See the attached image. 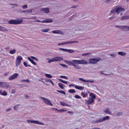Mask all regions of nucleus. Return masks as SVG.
<instances>
[{"mask_svg":"<svg viewBox=\"0 0 129 129\" xmlns=\"http://www.w3.org/2000/svg\"><path fill=\"white\" fill-rule=\"evenodd\" d=\"M64 61L67 64L73 66L74 64H86L88 63L87 61L84 59L81 60H73L72 61L64 60Z\"/></svg>","mask_w":129,"mask_h":129,"instance_id":"obj_1","label":"nucleus"},{"mask_svg":"<svg viewBox=\"0 0 129 129\" xmlns=\"http://www.w3.org/2000/svg\"><path fill=\"white\" fill-rule=\"evenodd\" d=\"M89 96L91 97L89 98L88 100H86V102L88 105L91 104L94 102V100L96 98L95 95L93 93H90Z\"/></svg>","mask_w":129,"mask_h":129,"instance_id":"obj_2","label":"nucleus"},{"mask_svg":"<svg viewBox=\"0 0 129 129\" xmlns=\"http://www.w3.org/2000/svg\"><path fill=\"white\" fill-rule=\"evenodd\" d=\"M23 21L22 19H20V20L15 19H11L9 21L8 23L10 24H17L21 23Z\"/></svg>","mask_w":129,"mask_h":129,"instance_id":"obj_3","label":"nucleus"},{"mask_svg":"<svg viewBox=\"0 0 129 129\" xmlns=\"http://www.w3.org/2000/svg\"><path fill=\"white\" fill-rule=\"evenodd\" d=\"M63 58L61 56H56L54 57L51 59L48 60V62L49 63H50L51 62L54 61H59L63 60Z\"/></svg>","mask_w":129,"mask_h":129,"instance_id":"obj_4","label":"nucleus"},{"mask_svg":"<svg viewBox=\"0 0 129 129\" xmlns=\"http://www.w3.org/2000/svg\"><path fill=\"white\" fill-rule=\"evenodd\" d=\"M40 98L42 99L43 102L46 105L51 106H53V104L48 99L42 97H40Z\"/></svg>","mask_w":129,"mask_h":129,"instance_id":"obj_5","label":"nucleus"},{"mask_svg":"<svg viewBox=\"0 0 129 129\" xmlns=\"http://www.w3.org/2000/svg\"><path fill=\"white\" fill-rule=\"evenodd\" d=\"M101 59V58H90L89 59V63L92 64H95L99 62Z\"/></svg>","mask_w":129,"mask_h":129,"instance_id":"obj_6","label":"nucleus"},{"mask_svg":"<svg viewBox=\"0 0 129 129\" xmlns=\"http://www.w3.org/2000/svg\"><path fill=\"white\" fill-rule=\"evenodd\" d=\"M27 122L29 123H32L37 124L40 125H44V124L43 123L40 122L38 120H27Z\"/></svg>","mask_w":129,"mask_h":129,"instance_id":"obj_7","label":"nucleus"},{"mask_svg":"<svg viewBox=\"0 0 129 129\" xmlns=\"http://www.w3.org/2000/svg\"><path fill=\"white\" fill-rule=\"evenodd\" d=\"M22 59V57L20 56H19L17 57L16 62V66H18L20 65L21 61Z\"/></svg>","mask_w":129,"mask_h":129,"instance_id":"obj_8","label":"nucleus"},{"mask_svg":"<svg viewBox=\"0 0 129 129\" xmlns=\"http://www.w3.org/2000/svg\"><path fill=\"white\" fill-rule=\"evenodd\" d=\"M115 8L116 12L117 13V14H119L120 12H122L125 10L124 9L120 7H117Z\"/></svg>","mask_w":129,"mask_h":129,"instance_id":"obj_9","label":"nucleus"},{"mask_svg":"<svg viewBox=\"0 0 129 129\" xmlns=\"http://www.w3.org/2000/svg\"><path fill=\"white\" fill-rule=\"evenodd\" d=\"M40 11L42 12L48 13L49 12V8H42L41 9Z\"/></svg>","mask_w":129,"mask_h":129,"instance_id":"obj_10","label":"nucleus"},{"mask_svg":"<svg viewBox=\"0 0 129 129\" xmlns=\"http://www.w3.org/2000/svg\"><path fill=\"white\" fill-rule=\"evenodd\" d=\"M18 73H15L11 76L9 78V79L10 80H12L16 78L18 76Z\"/></svg>","mask_w":129,"mask_h":129,"instance_id":"obj_11","label":"nucleus"},{"mask_svg":"<svg viewBox=\"0 0 129 129\" xmlns=\"http://www.w3.org/2000/svg\"><path fill=\"white\" fill-rule=\"evenodd\" d=\"M1 86L8 88L9 87V85L6 82H1Z\"/></svg>","mask_w":129,"mask_h":129,"instance_id":"obj_12","label":"nucleus"},{"mask_svg":"<svg viewBox=\"0 0 129 129\" xmlns=\"http://www.w3.org/2000/svg\"><path fill=\"white\" fill-rule=\"evenodd\" d=\"M79 80H81L82 81H84V82H91V83H93L94 82V81L93 80H91H91L90 81L89 80H85L83 79L82 78H79Z\"/></svg>","mask_w":129,"mask_h":129,"instance_id":"obj_13","label":"nucleus"},{"mask_svg":"<svg viewBox=\"0 0 129 129\" xmlns=\"http://www.w3.org/2000/svg\"><path fill=\"white\" fill-rule=\"evenodd\" d=\"M79 42L78 41H71V42H64V45H66L67 44H72L73 43H78Z\"/></svg>","mask_w":129,"mask_h":129,"instance_id":"obj_14","label":"nucleus"},{"mask_svg":"<svg viewBox=\"0 0 129 129\" xmlns=\"http://www.w3.org/2000/svg\"><path fill=\"white\" fill-rule=\"evenodd\" d=\"M19 11L22 13H30L32 12V10L31 9L29 10H26L23 11Z\"/></svg>","mask_w":129,"mask_h":129,"instance_id":"obj_15","label":"nucleus"},{"mask_svg":"<svg viewBox=\"0 0 129 129\" xmlns=\"http://www.w3.org/2000/svg\"><path fill=\"white\" fill-rule=\"evenodd\" d=\"M129 19V15H126L122 16L121 18L122 20H124Z\"/></svg>","mask_w":129,"mask_h":129,"instance_id":"obj_16","label":"nucleus"},{"mask_svg":"<svg viewBox=\"0 0 129 129\" xmlns=\"http://www.w3.org/2000/svg\"><path fill=\"white\" fill-rule=\"evenodd\" d=\"M118 55H121L122 56H125L126 55V53L125 52H118Z\"/></svg>","mask_w":129,"mask_h":129,"instance_id":"obj_17","label":"nucleus"},{"mask_svg":"<svg viewBox=\"0 0 129 129\" xmlns=\"http://www.w3.org/2000/svg\"><path fill=\"white\" fill-rule=\"evenodd\" d=\"M103 121V118L101 117L100 118L97 120L95 121V122L96 123H98V122H101Z\"/></svg>","mask_w":129,"mask_h":129,"instance_id":"obj_18","label":"nucleus"},{"mask_svg":"<svg viewBox=\"0 0 129 129\" xmlns=\"http://www.w3.org/2000/svg\"><path fill=\"white\" fill-rule=\"evenodd\" d=\"M75 87L76 89H80L81 90H83L84 88L83 87L79 86L77 85H75Z\"/></svg>","mask_w":129,"mask_h":129,"instance_id":"obj_19","label":"nucleus"},{"mask_svg":"<svg viewBox=\"0 0 129 129\" xmlns=\"http://www.w3.org/2000/svg\"><path fill=\"white\" fill-rule=\"evenodd\" d=\"M28 59L33 64L35 65H36L37 64L33 60L31 59L30 57H28Z\"/></svg>","mask_w":129,"mask_h":129,"instance_id":"obj_20","label":"nucleus"},{"mask_svg":"<svg viewBox=\"0 0 129 129\" xmlns=\"http://www.w3.org/2000/svg\"><path fill=\"white\" fill-rule=\"evenodd\" d=\"M52 32L53 33L59 34H61L62 33V31H61L59 30H53L52 31Z\"/></svg>","mask_w":129,"mask_h":129,"instance_id":"obj_21","label":"nucleus"},{"mask_svg":"<svg viewBox=\"0 0 129 129\" xmlns=\"http://www.w3.org/2000/svg\"><path fill=\"white\" fill-rule=\"evenodd\" d=\"M104 112L109 114H111V113L108 108L106 109L105 111H104Z\"/></svg>","mask_w":129,"mask_h":129,"instance_id":"obj_22","label":"nucleus"},{"mask_svg":"<svg viewBox=\"0 0 129 129\" xmlns=\"http://www.w3.org/2000/svg\"><path fill=\"white\" fill-rule=\"evenodd\" d=\"M81 95H83V97L85 98L88 95V93L87 92L84 93L82 92L81 93Z\"/></svg>","mask_w":129,"mask_h":129,"instance_id":"obj_23","label":"nucleus"},{"mask_svg":"<svg viewBox=\"0 0 129 129\" xmlns=\"http://www.w3.org/2000/svg\"><path fill=\"white\" fill-rule=\"evenodd\" d=\"M16 51V50L14 49L13 50H10V51L9 53L10 54H13L15 53Z\"/></svg>","mask_w":129,"mask_h":129,"instance_id":"obj_24","label":"nucleus"},{"mask_svg":"<svg viewBox=\"0 0 129 129\" xmlns=\"http://www.w3.org/2000/svg\"><path fill=\"white\" fill-rule=\"evenodd\" d=\"M76 64H74L73 66L76 69H81V67L78 65H76Z\"/></svg>","mask_w":129,"mask_h":129,"instance_id":"obj_25","label":"nucleus"},{"mask_svg":"<svg viewBox=\"0 0 129 129\" xmlns=\"http://www.w3.org/2000/svg\"><path fill=\"white\" fill-rule=\"evenodd\" d=\"M46 23H50L53 22V20L51 19H46Z\"/></svg>","mask_w":129,"mask_h":129,"instance_id":"obj_26","label":"nucleus"},{"mask_svg":"<svg viewBox=\"0 0 129 129\" xmlns=\"http://www.w3.org/2000/svg\"><path fill=\"white\" fill-rule=\"evenodd\" d=\"M103 121H104L106 120H107L109 119L110 117L109 116H107L103 118Z\"/></svg>","mask_w":129,"mask_h":129,"instance_id":"obj_27","label":"nucleus"},{"mask_svg":"<svg viewBox=\"0 0 129 129\" xmlns=\"http://www.w3.org/2000/svg\"><path fill=\"white\" fill-rule=\"evenodd\" d=\"M60 104L63 106H70L69 105H68L66 103H64L63 102H60Z\"/></svg>","mask_w":129,"mask_h":129,"instance_id":"obj_28","label":"nucleus"},{"mask_svg":"<svg viewBox=\"0 0 129 129\" xmlns=\"http://www.w3.org/2000/svg\"><path fill=\"white\" fill-rule=\"evenodd\" d=\"M123 112H120L116 114V116L117 117H119L120 116H123Z\"/></svg>","mask_w":129,"mask_h":129,"instance_id":"obj_29","label":"nucleus"},{"mask_svg":"<svg viewBox=\"0 0 129 129\" xmlns=\"http://www.w3.org/2000/svg\"><path fill=\"white\" fill-rule=\"evenodd\" d=\"M67 52H68L70 53H74L75 52V51L73 50L67 49Z\"/></svg>","mask_w":129,"mask_h":129,"instance_id":"obj_30","label":"nucleus"},{"mask_svg":"<svg viewBox=\"0 0 129 129\" xmlns=\"http://www.w3.org/2000/svg\"><path fill=\"white\" fill-rule=\"evenodd\" d=\"M49 30V28H46L45 29H42L41 31L44 33H46L48 32Z\"/></svg>","mask_w":129,"mask_h":129,"instance_id":"obj_31","label":"nucleus"},{"mask_svg":"<svg viewBox=\"0 0 129 129\" xmlns=\"http://www.w3.org/2000/svg\"><path fill=\"white\" fill-rule=\"evenodd\" d=\"M1 94L3 96H6L7 95V93L6 91L4 90L3 92H1Z\"/></svg>","mask_w":129,"mask_h":129,"instance_id":"obj_32","label":"nucleus"},{"mask_svg":"<svg viewBox=\"0 0 129 129\" xmlns=\"http://www.w3.org/2000/svg\"><path fill=\"white\" fill-rule=\"evenodd\" d=\"M58 85L59 86V87L61 88L62 89H64L63 84L62 83H58Z\"/></svg>","mask_w":129,"mask_h":129,"instance_id":"obj_33","label":"nucleus"},{"mask_svg":"<svg viewBox=\"0 0 129 129\" xmlns=\"http://www.w3.org/2000/svg\"><path fill=\"white\" fill-rule=\"evenodd\" d=\"M68 92L71 93H74L76 92L75 90L74 89H70L69 90Z\"/></svg>","mask_w":129,"mask_h":129,"instance_id":"obj_34","label":"nucleus"},{"mask_svg":"<svg viewBox=\"0 0 129 129\" xmlns=\"http://www.w3.org/2000/svg\"><path fill=\"white\" fill-rule=\"evenodd\" d=\"M45 75L46 77L49 78H51L52 77V76L49 74H46Z\"/></svg>","mask_w":129,"mask_h":129,"instance_id":"obj_35","label":"nucleus"},{"mask_svg":"<svg viewBox=\"0 0 129 129\" xmlns=\"http://www.w3.org/2000/svg\"><path fill=\"white\" fill-rule=\"evenodd\" d=\"M57 91L60 93L63 94L64 95L66 94V93L63 90H57Z\"/></svg>","mask_w":129,"mask_h":129,"instance_id":"obj_36","label":"nucleus"},{"mask_svg":"<svg viewBox=\"0 0 129 129\" xmlns=\"http://www.w3.org/2000/svg\"><path fill=\"white\" fill-rule=\"evenodd\" d=\"M1 30L3 31H7V29L1 26Z\"/></svg>","mask_w":129,"mask_h":129,"instance_id":"obj_37","label":"nucleus"},{"mask_svg":"<svg viewBox=\"0 0 129 129\" xmlns=\"http://www.w3.org/2000/svg\"><path fill=\"white\" fill-rule=\"evenodd\" d=\"M35 21L38 22H41V23H46V19L44 20H43L42 21H41L40 20H35Z\"/></svg>","mask_w":129,"mask_h":129,"instance_id":"obj_38","label":"nucleus"},{"mask_svg":"<svg viewBox=\"0 0 129 129\" xmlns=\"http://www.w3.org/2000/svg\"><path fill=\"white\" fill-rule=\"evenodd\" d=\"M59 64L60 65H61V66H62V67H64V68H68V66H67L65 64H61L60 63H59Z\"/></svg>","mask_w":129,"mask_h":129,"instance_id":"obj_39","label":"nucleus"},{"mask_svg":"<svg viewBox=\"0 0 129 129\" xmlns=\"http://www.w3.org/2000/svg\"><path fill=\"white\" fill-rule=\"evenodd\" d=\"M46 81L47 82H50V83H51L53 85H54V84L53 83V82L50 79H48L46 80Z\"/></svg>","mask_w":129,"mask_h":129,"instance_id":"obj_40","label":"nucleus"},{"mask_svg":"<svg viewBox=\"0 0 129 129\" xmlns=\"http://www.w3.org/2000/svg\"><path fill=\"white\" fill-rule=\"evenodd\" d=\"M67 110L64 109H61L60 110H58V112H65Z\"/></svg>","mask_w":129,"mask_h":129,"instance_id":"obj_41","label":"nucleus"},{"mask_svg":"<svg viewBox=\"0 0 129 129\" xmlns=\"http://www.w3.org/2000/svg\"><path fill=\"white\" fill-rule=\"evenodd\" d=\"M116 12L115 8L112 9L110 11V13H114Z\"/></svg>","mask_w":129,"mask_h":129,"instance_id":"obj_42","label":"nucleus"},{"mask_svg":"<svg viewBox=\"0 0 129 129\" xmlns=\"http://www.w3.org/2000/svg\"><path fill=\"white\" fill-rule=\"evenodd\" d=\"M58 80H59V81H60L61 82L63 83H64L65 84H67L68 83L67 81H63L61 79H59Z\"/></svg>","mask_w":129,"mask_h":129,"instance_id":"obj_43","label":"nucleus"},{"mask_svg":"<svg viewBox=\"0 0 129 129\" xmlns=\"http://www.w3.org/2000/svg\"><path fill=\"white\" fill-rule=\"evenodd\" d=\"M21 81L22 82H30V81H29V80L28 79H26V80H22Z\"/></svg>","mask_w":129,"mask_h":129,"instance_id":"obj_44","label":"nucleus"},{"mask_svg":"<svg viewBox=\"0 0 129 129\" xmlns=\"http://www.w3.org/2000/svg\"><path fill=\"white\" fill-rule=\"evenodd\" d=\"M60 77L61 78H63L66 79H68V78L67 77L65 76H61Z\"/></svg>","mask_w":129,"mask_h":129,"instance_id":"obj_45","label":"nucleus"},{"mask_svg":"<svg viewBox=\"0 0 129 129\" xmlns=\"http://www.w3.org/2000/svg\"><path fill=\"white\" fill-rule=\"evenodd\" d=\"M124 29H125L127 31H129V26H125Z\"/></svg>","mask_w":129,"mask_h":129,"instance_id":"obj_46","label":"nucleus"},{"mask_svg":"<svg viewBox=\"0 0 129 129\" xmlns=\"http://www.w3.org/2000/svg\"><path fill=\"white\" fill-rule=\"evenodd\" d=\"M112 2H113V0H106V2L108 4L111 3Z\"/></svg>","mask_w":129,"mask_h":129,"instance_id":"obj_47","label":"nucleus"},{"mask_svg":"<svg viewBox=\"0 0 129 129\" xmlns=\"http://www.w3.org/2000/svg\"><path fill=\"white\" fill-rule=\"evenodd\" d=\"M91 54L90 53H83L82 54V55L83 56H84L87 55H90Z\"/></svg>","mask_w":129,"mask_h":129,"instance_id":"obj_48","label":"nucleus"},{"mask_svg":"<svg viewBox=\"0 0 129 129\" xmlns=\"http://www.w3.org/2000/svg\"><path fill=\"white\" fill-rule=\"evenodd\" d=\"M59 49L60 50H61L63 51L67 52V49H64L63 48H59Z\"/></svg>","mask_w":129,"mask_h":129,"instance_id":"obj_49","label":"nucleus"},{"mask_svg":"<svg viewBox=\"0 0 129 129\" xmlns=\"http://www.w3.org/2000/svg\"><path fill=\"white\" fill-rule=\"evenodd\" d=\"M18 105H16L14 107V109L15 110H18Z\"/></svg>","mask_w":129,"mask_h":129,"instance_id":"obj_50","label":"nucleus"},{"mask_svg":"<svg viewBox=\"0 0 129 129\" xmlns=\"http://www.w3.org/2000/svg\"><path fill=\"white\" fill-rule=\"evenodd\" d=\"M84 30V28L82 27H80L78 29V30L83 31Z\"/></svg>","mask_w":129,"mask_h":129,"instance_id":"obj_51","label":"nucleus"},{"mask_svg":"<svg viewBox=\"0 0 129 129\" xmlns=\"http://www.w3.org/2000/svg\"><path fill=\"white\" fill-rule=\"evenodd\" d=\"M75 97L76 99H81V97L78 95H75Z\"/></svg>","mask_w":129,"mask_h":129,"instance_id":"obj_52","label":"nucleus"},{"mask_svg":"<svg viewBox=\"0 0 129 129\" xmlns=\"http://www.w3.org/2000/svg\"><path fill=\"white\" fill-rule=\"evenodd\" d=\"M31 58L37 61H38V59L34 56H31Z\"/></svg>","mask_w":129,"mask_h":129,"instance_id":"obj_53","label":"nucleus"},{"mask_svg":"<svg viewBox=\"0 0 129 129\" xmlns=\"http://www.w3.org/2000/svg\"><path fill=\"white\" fill-rule=\"evenodd\" d=\"M51 109L53 111H57V112H58V110L57 108H51Z\"/></svg>","mask_w":129,"mask_h":129,"instance_id":"obj_54","label":"nucleus"},{"mask_svg":"<svg viewBox=\"0 0 129 129\" xmlns=\"http://www.w3.org/2000/svg\"><path fill=\"white\" fill-rule=\"evenodd\" d=\"M30 19H33L34 20H37V18L36 16H33L31 18H30Z\"/></svg>","mask_w":129,"mask_h":129,"instance_id":"obj_55","label":"nucleus"},{"mask_svg":"<svg viewBox=\"0 0 129 129\" xmlns=\"http://www.w3.org/2000/svg\"><path fill=\"white\" fill-rule=\"evenodd\" d=\"M22 7L23 9H26L27 8V5H23V6H22Z\"/></svg>","mask_w":129,"mask_h":129,"instance_id":"obj_56","label":"nucleus"},{"mask_svg":"<svg viewBox=\"0 0 129 129\" xmlns=\"http://www.w3.org/2000/svg\"><path fill=\"white\" fill-rule=\"evenodd\" d=\"M110 56H112L113 57H115L116 56V54H111Z\"/></svg>","mask_w":129,"mask_h":129,"instance_id":"obj_57","label":"nucleus"},{"mask_svg":"<svg viewBox=\"0 0 129 129\" xmlns=\"http://www.w3.org/2000/svg\"><path fill=\"white\" fill-rule=\"evenodd\" d=\"M125 27V26H120V28L123 29H124Z\"/></svg>","mask_w":129,"mask_h":129,"instance_id":"obj_58","label":"nucleus"},{"mask_svg":"<svg viewBox=\"0 0 129 129\" xmlns=\"http://www.w3.org/2000/svg\"><path fill=\"white\" fill-rule=\"evenodd\" d=\"M23 64H24V66L26 67H28V66L27 65V63L26 62H23Z\"/></svg>","mask_w":129,"mask_h":129,"instance_id":"obj_59","label":"nucleus"},{"mask_svg":"<svg viewBox=\"0 0 129 129\" xmlns=\"http://www.w3.org/2000/svg\"><path fill=\"white\" fill-rule=\"evenodd\" d=\"M64 45V43H58V46L62 45Z\"/></svg>","mask_w":129,"mask_h":129,"instance_id":"obj_60","label":"nucleus"},{"mask_svg":"<svg viewBox=\"0 0 129 129\" xmlns=\"http://www.w3.org/2000/svg\"><path fill=\"white\" fill-rule=\"evenodd\" d=\"M78 6L77 5L76 6H73L71 7V8H76L77 7H78Z\"/></svg>","mask_w":129,"mask_h":129,"instance_id":"obj_61","label":"nucleus"},{"mask_svg":"<svg viewBox=\"0 0 129 129\" xmlns=\"http://www.w3.org/2000/svg\"><path fill=\"white\" fill-rule=\"evenodd\" d=\"M24 95L25 97L26 98H28L29 97L28 96L27 94H24Z\"/></svg>","mask_w":129,"mask_h":129,"instance_id":"obj_62","label":"nucleus"},{"mask_svg":"<svg viewBox=\"0 0 129 129\" xmlns=\"http://www.w3.org/2000/svg\"><path fill=\"white\" fill-rule=\"evenodd\" d=\"M15 92V91L14 89L12 90V93H14Z\"/></svg>","mask_w":129,"mask_h":129,"instance_id":"obj_63","label":"nucleus"},{"mask_svg":"<svg viewBox=\"0 0 129 129\" xmlns=\"http://www.w3.org/2000/svg\"><path fill=\"white\" fill-rule=\"evenodd\" d=\"M11 108H9L8 109H7L6 110V111L7 112L8 111L10 110H11Z\"/></svg>","mask_w":129,"mask_h":129,"instance_id":"obj_64","label":"nucleus"}]
</instances>
